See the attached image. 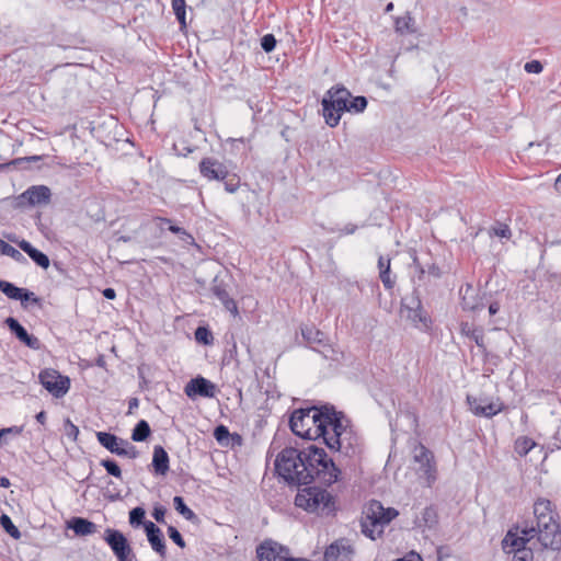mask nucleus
I'll list each match as a JSON object with an SVG mask.
<instances>
[{
	"mask_svg": "<svg viewBox=\"0 0 561 561\" xmlns=\"http://www.w3.org/2000/svg\"><path fill=\"white\" fill-rule=\"evenodd\" d=\"M291 432L309 440H319L331 451L353 457L359 451V437L343 412L331 404L295 410L289 419Z\"/></svg>",
	"mask_w": 561,
	"mask_h": 561,
	"instance_id": "1",
	"label": "nucleus"
},
{
	"mask_svg": "<svg viewBox=\"0 0 561 561\" xmlns=\"http://www.w3.org/2000/svg\"><path fill=\"white\" fill-rule=\"evenodd\" d=\"M275 470L289 485H308L314 480L330 486L339 480L341 470L333 458L314 443L301 449L284 448L275 460Z\"/></svg>",
	"mask_w": 561,
	"mask_h": 561,
	"instance_id": "2",
	"label": "nucleus"
},
{
	"mask_svg": "<svg viewBox=\"0 0 561 561\" xmlns=\"http://www.w3.org/2000/svg\"><path fill=\"white\" fill-rule=\"evenodd\" d=\"M535 526H525L522 535L537 537L543 549L561 550V525L554 504L547 499L534 503Z\"/></svg>",
	"mask_w": 561,
	"mask_h": 561,
	"instance_id": "3",
	"label": "nucleus"
},
{
	"mask_svg": "<svg viewBox=\"0 0 561 561\" xmlns=\"http://www.w3.org/2000/svg\"><path fill=\"white\" fill-rule=\"evenodd\" d=\"M399 515L396 508H385L379 501L371 500L363 512L360 520L362 533L376 540L383 534V527Z\"/></svg>",
	"mask_w": 561,
	"mask_h": 561,
	"instance_id": "4",
	"label": "nucleus"
},
{
	"mask_svg": "<svg viewBox=\"0 0 561 561\" xmlns=\"http://www.w3.org/2000/svg\"><path fill=\"white\" fill-rule=\"evenodd\" d=\"M295 505L308 513L329 516L335 511L334 496L325 489L310 486L300 489L295 497Z\"/></svg>",
	"mask_w": 561,
	"mask_h": 561,
	"instance_id": "5",
	"label": "nucleus"
},
{
	"mask_svg": "<svg viewBox=\"0 0 561 561\" xmlns=\"http://www.w3.org/2000/svg\"><path fill=\"white\" fill-rule=\"evenodd\" d=\"M400 317L419 331L428 332L432 329V318L424 310L421 298L416 291L402 298Z\"/></svg>",
	"mask_w": 561,
	"mask_h": 561,
	"instance_id": "6",
	"label": "nucleus"
},
{
	"mask_svg": "<svg viewBox=\"0 0 561 561\" xmlns=\"http://www.w3.org/2000/svg\"><path fill=\"white\" fill-rule=\"evenodd\" d=\"M351 93L343 87L331 88L322 100L325 123L334 127L339 124L341 115L346 111Z\"/></svg>",
	"mask_w": 561,
	"mask_h": 561,
	"instance_id": "7",
	"label": "nucleus"
},
{
	"mask_svg": "<svg viewBox=\"0 0 561 561\" xmlns=\"http://www.w3.org/2000/svg\"><path fill=\"white\" fill-rule=\"evenodd\" d=\"M103 540L111 548L117 561H134L136 559V554L128 539L121 530L106 528Z\"/></svg>",
	"mask_w": 561,
	"mask_h": 561,
	"instance_id": "8",
	"label": "nucleus"
},
{
	"mask_svg": "<svg viewBox=\"0 0 561 561\" xmlns=\"http://www.w3.org/2000/svg\"><path fill=\"white\" fill-rule=\"evenodd\" d=\"M467 402L470 411L476 416H484L488 419L493 417L504 409L503 402L497 398L493 399L484 396H467Z\"/></svg>",
	"mask_w": 561,
	"mask_h": 561,
	"instance_id": "9",
	"label": "nucleus"
},
{
	"mask_svg": "<svg viewBox=\"0 0 561 561\" xmlns=\"http://www.w3.org/2000/svg\"><path fill=\"white\" fill-rule=\"evenodd\" d=\"M413 460L419 463V470L423 472L426 478L427 486L436 480V469L434 466V456L430 449L423 444H417L413 448Z\"/></svg>",
	"mask_w": 561,
	"mask_h": 561,
	"instance_id": "10",
	"label": "nucleus"
},
{
	"mask_svg": "<svg viewBox=\"0 0 561 561\" xmlns=\"http://www.w3.org/2000/svg\"><path fill=\"white\" fill-rule=\"evenodd\" d=\"M354 550L348 540L341 538L327 547L324 551V561H351Z\"/></svg>",
	"mask_w": 561,
	"mask_h": 561,
	"instance_id": "11",
	"label": "nucleus"
},
{
	"mask_svg": "<svg viewBox=\"0 0 561 561\" xmlns=\"http://www.w3.org/2000/svg\"><path fill=\"white\" fill-rule=\"evenodd\" d=\"M288 553V548L273 540H265L256 548L259 561H282Z\"/></svg>",
	"mask_w": 561,
	"mask_h": 561,
	"instance_id": "12",
	"label": "nucleus"
},
{
	"mask_svg": "<svg viewBox=\"0 0 561 561\" xmlns=\"http://www.w3.org/2000/svg\"><path fill=\"white\" fill-rule=\"evenodd\" d=\"M199 171L207 180H225L228 175L227 168L213 158H204L199 163Z\"/></svg>",
	"mask_w": 561,
	"mask_h": 561,
	"instance_id": "13",
	"label": "nucleus"
},
{
	"mask_svg": "<svg viewBox=\"0 0 561 561\" xmlns=\"http://www.w3.org/2000/svg\"><path fill=\"white\" fill-rule=\"evenodd\" d=\"M144 529L152 550L160 557L164 558L167 554V547L161 529L152 522H146V524H144Z\"/></svg>",
	"mask_w": 561,
	"mask_h": 561,
	"instance_id": "14",
	"label": "nucleus"
},
{
	"mask_svg": "<svg viewBox=\"0 0 561 561\" xmlns=\"http://www.w3.org/2000/svg\"><path fill=\"white\" fill-rule=\"evenodd\" d=\"M0 290L10 299L20 300L22 304L32 300L37 304L38 298L35 297L34 293L28 291L24 288L16 287L10 282L0 280Z\"/></svg>",
	"mask_w": 561,
	"mask_h": 561,
	"instance_id": "15",
	"label": "nucleus"
},
{
	"mask_svg": "<svg viewBox=\"0 0 561 561\" xmlns=\"http://www.w3.org/2000/svg\"><path fill=\"white\" fill-rule=\"evenodd\" d=\"M96 438L101 446L117 456L122 454V448L128 445V440L108 432H96Z\"/></svg>",
	"mask_w": 561,
	"mask_h": 561,
	"instance_id": "16",
	"label": "nucleus"
},
{
	"mask_svg": "<svg viewBox=\"0 0 561 561\" xmlns=\"http://www.w3.org/2000/svg\"><path fill=\"white\" fill-rule=\"evenodd\" d=\"M5 324L9 327V329L16 335V337L23 342L25 345H27L31 348H38L39 342L38 339L30 335L27 331L19 323L18 320L14 318H7Z\"/></svg>",
	"mask_w": 561,
	"mask_h": 561,
	"instance_id": "17",
	"label": "nucleus"
},
{
	"mask_svg": "<svg viewBox=\"0 0 561 561\" xmlns=\"http://www.w3.org/2000/svg\"><path fill=\"white\" fill-rule=\"evenodd\" d=\"M22 197L31 205L47 204L50 199V190L45 185L32 186L23 193Z\"/></svg>",
	"mask_w": 561,
	"mask_h": 561,
	"instance_id": "18",
	"label": "nucleus"
},
{
	"mask_svg": "<svg viewBox=\"0 0 561 561\" xmlns=\"http://www.w3.org/2000/svg\"><path fill=\"white\" fill-rule=\"evenodd\" d=\"M67 528L77 536H89L96 531V525L84 517H72L67 522Z\"/></svg>",
	"mask_w": 561,
	"mask_h": 561,
	"instance_id": "19",
	"label": "nucleus"
},
{
	"mask_svg": "<svg viewBox=\"0 0 561 561\" xmlns=\"http://www.w3.org/2000/svg\"><path fill=\"white\" fill-rule=\"evenodd\" d=\"M169 462L170 459L165 449L160 445L154 446L151 463L154 473L164 476L170 469Z\"/></svg>",
	"mask_w": 561,
	"mask_h": 561,
	"instance_id": "20",
	"label": "nucleus"
},
{
	"mask_svg": "<svg viewBox=\"0 0 561 561\" xmlns=\"http://www.w3.org/2000/svg\"><path fill=\"white\" fill-rule=\"evenodd\" d=\"M39 381L42 386H69L70 379L62 376L59 371L53 368H46L39 374Z\"/></svg>",
	"mask_w": 561,
	"mask_h": 561,
	"instance_id": "21",
	"label": "nucleus"
},
{
	"mask_svg": "<svg viewBox=\"0 0 561 561\" xmlns=\"http://www.w3.org/2000/svg\"><path fill=\"white\" fill-rule=\"evenodd\" d=\"M533 538L534 537L525 535L519 537L510 530L503 539V549L508 554L513 553L515 552V549H522V547H526L527 542Z\"/></svg>",
	"mask_w": 561,
	"mask_h": 561,
	"instance_id": "22",
	"label": "nucleus"
},
{
	"mask_svg": "<svg viewBox=\"0 0 561 561\" xmlns=\"http://www.w3.org/2000/svg\"><path fill=\"white\" fill-rule=\"evenodd\" d=\"M19 247L41 267L47 268L49 266V259L46 254L35 249L28 241L22 240Z\"/></svg>",
	"mask_w": 561,
	"mask_h": 561,
	"instance_id": "23",
	"label": "nucleus"
},
{
	"mask_svg": "<svg viewBox=\"0 0 561 561\" xmlns=\"http://www.w3.org/2000/svg\"><path fill=\"white\" fill-rule=\"evenodd\" d=\"M462 296V307L467 310H477L482 308L483 305L477 301L478 293L471 285H466L460 290Z\"/></svg>",
	"mask_w": 561,
	"mask_h": 561,
	"instance_id": "24",
	"label": "nucleus"
},
{
	"mask_svg": "<svg viewBox=\"0 0 561 561\" xmlns=\"http://www.w3.org/2000/svg\"><path fill=\"white\" fill-rule=\"evenodd\" d=\"M301 335L308 344H317L322 347L327 343L324 333L312 325L301 328Z\"/></svg>",
	"mask_w": 561,
	"mask_h": 561,
	"instance_id": "25",
	"label": "nucleus"
},
{
	"mask_svg": "<svg viewBox=\"0 0 561 561\" xmlns=\"http://www.w3.org/2000/svg\"><path fill=\"white\" fill-rule=\"evenodd\" d=\"M394 30L400 35L414 33V19L411 16L410 13H405L404 15L396 18Z\"/></svg>",
	"mask_w": 561,
	"mask_h": 561,
	"instance_id": "26",
	"label": "nucleus"
},
{
	"mask_svg": "<svg viewBox=\"0 0 561 561\" xmlns=\"http://www.w3.org/2000/svg\"><path fill=\"white\" fill-rule=\"evenodd\" d=\"M173 505L175 511L185 519L192 522L193 524H197L199 522L198 516L190 507H187L182 496H174Z\"/></svg>",
	"mask_w": 561,
	"mask_h": 561,
	"instance_id": "27",
	"label": "nucleus"
},
{
	"mask_svg": "<svg viewBox=\"0 0 561 561\" xmlns=\"http://www.w3.org/2000/svg\"><path fill=\"white\" fill-rule=\"evenodd\" d=\"M214 294L221 301V304L228 311H230L233 316L238 314V307L236 301L229 297L228 293L225 289L216 286L214 287Z\"/></svg>",
	"mask_w": 561,
	"mask_h": 561,
	"instance_id": "28",
	"label": "nucleus"
},
{
	"mask_svg": "<svg viewBox=\"0 0 561 561\" xmlns=\"http://www.w3.org/2000/svg\"><path fill=\"white\" fill-rule=\"evenodd\" d=\"M151 434L149 423L145 420H140L131 432V439L134 442H145Z\"/></svg>",
	"mask_w": 561,
	"mask_h": 561,
	"instance_id": "29",
	"label": "nucleus"
},
{
	"mask_svg": "<svg viewBox=\"0 0 561 561\" xmlns=\"http://www.w3.org/2000/svg\"><path fill=\"white\" fill-rule=\"evenodd\" d=\"M172 10L180 23L181 30H185L186 24V2L185 0H172Z\"/></svg>",
	"mask_w": 561,
	"mask_h": 561,
	"instance_id": "30",
	"label": "nucleus"
},
{
	"mask_svg": "<svg viewBox=\"0 0 561 561\" xmlns=\"http://www.w3.org/2000/svg\"><path fill=\"white\" fill-rule=\"evenodd\" d=\"M186 396L196 400L198 397L215 398L218 393V388H184Z\"/></svg>",
	"mask_w": 561,
	"mask_h": 561,
	"instance_id": "31",
	"label": "nucleus"
},
{
	"mask_svg": "<svg viewBox=\"0 0 561 561\" xmlns=\"http://www.w3.org/2000/svg\"><path fill=\"white\" fill-rule=\"evenodd\" d=\"M318 352H320L324 358L332 362L339 363L344 358V353L329 343L323 344Z\"/></svg>",
	"mask_w": 561,
	"mask_h": 561,
	"instance_id": "32",
	"label": "nucleus"
},
{
	"mask_svg": "<svg viewBox=\"0 0 561 561\" xmlns=\"http://www.w3.org/2000/svg\"><path fill=\"white\" fill-rule=\"evenodd\" d=\"M0 525L3 528V530L9 534L14 539L21 538V531L19 528L13 524L11 517L7 514H1L0 516Z\"/></svg>",
	"mask_w": 561,
	"mask_h": 561,
	"instance_id": "33",
	"label": "nucleus"
},
{
	"mask_svg": "<svg viewBox=\"0 0 561 561\" xmlns=\"http://www.w3.org/2000/svg\"><path fill=\"white\" fill-rule=\"evenodd\" d=\"M534 447H536V443L529 437H519L515 442V451L519 456H526Z\"/></svg>",
	"mask_w": 561,
	"mask_h": 561,
	"instance_id": "34",
	"label": "nucleus"
},
{
	"mask_svg": "<svg viewBox=\"0 0 561 561\" xmlns=\"http://www.w3.org/2000/svg\"><path fill=\"white\" fill-rule=\"evenodd\" d=\"M154 222L167 224L168 229L171 232L179 234L182 240L193 239L192 236L185 229L178 227L175 225H172L171 220L168 218L156 217Z\"/></svg>",
	"mask_w": 561,
	"mask_h": 561,
	"instance_id": "35",
	"label": "nucleus"
},
{
	"mask_svg": "<svg viewBox=\"0 0 561 561\" xmlns=\"http://www.w3.org/2000/svg\"><path fill=\"white\" fill-rule=\"evenodd\" d=\"M214 437L219 445L229 447L230 445V432L227 426L220 424L214 430Z\"/></svg>",
	"mask_w": 561,
	"mask_h": 561,
	"instance_id": "36",
	"label": "nucleus"
},
{
	"mask_svg": "<svg viewBox=\"0 0 561 561\" xmlns=\"http://www.w3.org/2000/svg\"><path fill=\"white\" fill-rule=\"evenodd\" d=\"M437 512L433 506H427L422 513L423 526L432 528L437 524ZM422 526V524H420Z\"/></svg>",
	"mask_w": 561,
	"mask_h": 561,
	"instance_id": "37",
	"label": "nucleus"
},
{
	"mask_svg": "<svg viewBox=\"0 0 561 561\" xmlns=\"http://www.w3.org/2000/svg\"><path fill=\"white\" fill-rule=\"evenodd\" d=\"M146 511L141 506L134 507L129 512V523L134 527H138L140 525L144 526L147 520H145Z\"/></svg>",
	"mask_w": 561,
	"mask_h": 561,
	"instance_id": "38",
	"label": "nucleus"
},
{
	"mask_svg": "<svg viewBox=\"0 0 561 561\" xmlns=\"http://www.w3.org/2000/svg\"><path fill=\"white\" fill-rule=\"evenodd\" d=\"M195 340L204 345H209L213 343L214 337L207 328L198 327L195 331Z\"/></svg>",
	"mask_w": 561,
	"mask_h": 561,
	"instance_id": "39",
	"label": "nucleus"
},
{
	"mask_svg": "<svg viewBox=\"0 0 561 561\" xmlns=\"http://www.w3.org/2000/svg\"><path fill=\"white\" fill-rule=\"evenodd\" d=\"M101 466L104 467L106 472L115 478H122V470L118 463L113 459L101 460Z\"/></svg>",
	"mask_w": 561,
	"mask_h": 561,
	"instance_id": "40",
	"label": "nucleus"
},
{
	"mask_svg": "<svg viewBox=\"0 0 561 561\" xmlns=\"http://www.w3.org/2000/svg\"><path fill=\"white\" fill-rule=\"evenodd\" d=\"M367 106V100L364 96H356L352 101L348 100L346 111L359 113L363 112Z\"/></svg>",
	"mask_w": 561,
	"mask_h": 561,
	"instance_id": "41",
	"label": "nucleus"
},
{
	"mask_svg": "<svg viewBox=\"0 0 561 561\" xmlns=\"http://www.w3.org/2000/svg\"><path fill=\"white\" fill-rule=\"evenodd\" d=\"M512 561H533L534 553L530 548L522 547V549H515L512 553Z\"/></svg>",
	"mask_w": 561,
	"mask_h": 561,
	"instance_id": "42",
	"label": "nucleus"
},
{
	"mask_svg": "<svg viewBox=\"0 0 561 561\" xmlns=\"http://www.w3.org/2000/svg\"><path fill=\"white\" fill-rule=\"evenodd\" d=\"M168 535H169L170 539L176 546H179L180 548H184L185 547V541H184L181 533L174 526H169L168 527Z\"/></svg>",
	"mask_w": 561,
	"mask_h": 561,
	"instance_id": "43",
	"label": "nucleus"
},
{
	"mask_svg": "<svg viewBox=\"0 0 561 561\" xmlns=\"http://www.w3.org/2000/svg\"><path fill=\"white\" fill-rule=\"evenodd\" d=\"M389 273H390V260H387L385 270H382V272H380V278H381V282L385 285V287L388 289H391L394 285V282L390 278Z\"/></svg>",
	"mask_w": 561,
	"mask_h": 561,
	"instance_id": "44",
	"label": "nucleus"
},
{
	"mask_svg": "<svg viewBox=\"0 0 561 561\" xmlns=\"http://www.w3.org/2000/svg\"><path fill=\"white\" fill-rule=\"evenodd\" d=\"M65 434L76 440L79 435V428L76 426L69 419H67L64 423Z\"/></svg>",
	"mask_w": 561,
	"mask_h": 561,
	"instance_id": "45",
	"label": "nucleus"
},
{
	"mask_svg": "<svg viewBox=\"0 0 561 561\" xmlns=\"http://www.w3.org/2000/svg\"><path fill=\"white\" fill-rule=\"evenodd\" d=\"M261 46L266 51H272L276 46V39L272 34H266L261 39Z\"/></svg>",
	"mask_w": 561,
	"mask_h": 561,
	"instance_id": "46",
	"label": "nucleus"
},
{
	"mask_svg": "<svg viewBox=\"0 0 561 561\" xmlns=\"http://www.w3.org/2000/svg\"><path fill=\"white\" fill-rule=\"evenodd\" d=\"M119 456H125V457H128L130 459H136L139 456V451L137 450V448L134 445H131L128 442V445L124 446L122 448V454Z\"/></svg>",
	"mask_w": 561,
	"mask_h": 561,
	"instance_id": "47",
	"label": "nucleus"
},
{
	"mask_svg": "<svg viewBox=\"0 0 561 561\" xmlns=\"http://www.w3.org/2000/svg\"><path fill=\"white\" fill-rule=\"evenodd\" d=\"M493 233L499 238L508 239L512 236V231L507 225H500L499 227L493 228Z\"/></svg>",
	"mask_w": 561,
	"mask_h": 561,
	"instance_id": "48",
	"label": "nucleus"
},
{
	"mask_svg": "<svg viewBox=\"0 0 561 561\" xmlns=\"http://www.w3.org/2000/svg\"><path fill=\"white\" fill-rule=\"evenodd\" d=\"M165 513H167L165 507H163L162 505H157V506L153 507L152 517L158 523H164Z\"/></svg>",
	"mask_w": 561,
	"mask_h": 561,
	"instance_id": "49",
	"label": "nucleus"
},
{
	"mask_svg": "<svg viewBox=\"0 0 561 561\" xmlns=\"http://www.w3.org/2000/svg\"><path fill=\"white\" fill-rule=\"evenodd\" d=\"M542 69V65L537 60L527 62L525 65V70L529 73H540Z\"/></svg>",
	"mask_w": 561,
	"mask_h": 561,
	"instance_id": "50",
	"label": "nucleus"
},
{
	"mask_svg": "<svg viewBox=\"0 0 561 561\" xmlns=\"http://www.w3.org/2000/svg\"><path fill=\"white\" fill-rule=\"evenodd\" d=\"M55 400L64 398L70 388H45Z\"/></svg>",
	"mask_w": 561,
	"mask_h": 561,
	"instance_id": "51",
	"label": "nucleus"
},
{
	"mask_svg": "<svg viewBox=\"0 0 561 561\" xmlns=\"http://www.w3.org/2000/svg\"><path fill=\"white\" fill-rule=\"evenodd\" d=\"M23 431V426H10V427H4V428H1V435L2 437L5 436V435H20Z\"/></svg>",
	"mask_w": 561,
	"mask_h": 561,
	"instance_id": "52",
	"label": "nucleus"
},
{
	"mask_svg": "<svg viewBox=\"0 0 561 561\" xmlns=\"http://www.w3.org/2000/svg\"><path fill=\"white\" fill-rule=\"evenodd\" d=\"M474 342L476 344L479 346V347H483L484 346V343H483V333L481 330H472V335L470 336Z\"/></svg>",
	"mask_w": 561,
	"mask_h": 561,
	"instance_id": "53",
	"label": "nucleus"
},
{
	"mask_svg": "<svg viewBox=\"0 0 561 561\" xmlns=\"http://www.w3.org/2000/svg\"><path fill=\"white\" fill-rule=\"evenodd\" d=\"M186 386H213V385L204 377H196V378L191 379Z\"/></svg>",
	"mask_w": 561,
	"mask_h": 561,
	"instance_id": "54",
	"label": "nucleus"
},
{
	"mask_svg": "<svg viewBox=\"0 0 561 561\" xmlns=\"http://www.w3.org/2000/svg\"><path fill=\"white\" fill-rule=\"evenodd\" d=\"M8 256L12 257L16 262L25 261V257L23 256V254L19 250H16L15 248H13V247H12V249H11V251H10Z\"/></svg>",
	"mask_w": 561,
	"mask_h": 561,
	"instance_id": "55",
	"label": "nucleus"
},
{
	"mask_svg": "<svg viewBox=\"0 0 561 561\" xmlns=\"http://www.w3.org/2000/svg\"><path fill=\"white\" fill-rule=\"evenodd\" d=\"M241 444H242V437L239 434H237V433H233V434L230 433V445H229V447H234L237 445L241 446Z\"/></svg>",
	"mask_w": 561,
	"mask_h": 561,
	"instance_id": "56",
	"label": "nucleus"
},
{
	"mask_svg": "<svg viewBox=\"0 0 561 561\" xmlns=\"http://www.w3.org/2000/svg\"><path fill=\"white\" fill-rule=\"evenodd\" d=\"M12 249V245L7 243L5 241L0 239V254L1 255H9L10 251Z\"/></svg>",
	"mask_w": 561,
	"mask_h": 561,
	"instance_id": "57",
	"label": "nucleus"
},
{
	"mask_svg": "<svg viewBox=\"0 0 561 561\" xmlns=\"http://www.w3.org/2000/svg\"><path fill=\"white\" fill-rule=\"evenodd\" d=\"M472 330H476L474 328H472L471 325H469L468 323H465L461 325V332L462 334L467 335V336H471L472 335Z\"/></svg>",
	"mask_w": 561,
	"mask_h": 561,
	"instance_id": "58",
	"label": "nucleus"
},
{
	"mask_svg": "<svg viewBox=\"0 0 561 561\" xmlns=\"http://www.w3.org/2000/svg\"><path fill=\"white\" fill-rule=\"evenodd\" d=\"M139 405V401L137 398H131L128 402V413H131L133 410L137 409Z\"/></svg>",
	"mask_w": 561,
	"mask_h": 561,
	"instance_id": "59",
	"label": "nucleus"
},
{
	"mask_svg": "<svg viewBox=\"0 0 561 561\" xmlns=\"http://www.w3.org/2000/svg\"><path fill=\"white\" fill-rule=\"evenodd\" d=\"M36 421L44 425L46 423L47 416L45 411H41L35 416Z\"/></svg>",
	"mask_w": 561,
	"mask_h": 561,
	"instance_id": "60",
	"label": "nucleus"
},
{
	"mask_svg": "<svg viewBox=\"0 0 561 561\" xmlns=\"http://www.w3.org/2000/svg\"><path fill=\"white\" fill-rule=\"evenodd\" d=\"M103 295L107 299H114L116 297V293L113 288H106L103 290Z\"/></svg>",
	"mask_w": 561,
	"mask_h": 561,
	"instance_id": "61",
	"label": "nucleus"
},
{
	"mask_svg": "<svg viewBox=\"0 0 561 561\" xmlns=\"http://www.w3.org/2000/svg\"><path fill=\"white\" fill-rule=\"evenodd\" d=\"M396 561H422V559L419 554L411 553L408 558L398 559Z\"/></svg>",
	"mask_w": 561,
	"mask_h": 561,
	"instance_id": "62",
	"label": "nucleus"
},
{
	"mask_svg": "<svg viewBox=\"0 0 561 561\" xmlns=\"http://www.w3.org/2000/svg\"><path fill=\"white\" fill-rule=\"evenodd\" d=\"M225 188L229 193H234L238 190V184L237 183L227 182L225 184Z\"/></svg>",
	"mask_w": 561,
	"mask_h": 561,
	"instance_id": "63",
	"label": "nucleus"
},
{
	"mask_svg": "<svg viewBox=\"0 0 561 561\" xmlns=\"http://www.w3.org/2000/svg\"><path fill=\"white\" fill-rule=\"evenodd\" d=\"M282 561H308L306 559L301 558H291L289 557V553L282 558Z\"/></svg>",
	"mask_w": 561,
	"mask_h": 561,
	"instance_id": "64",
	"label": "nucleus"
}]
</instances>
